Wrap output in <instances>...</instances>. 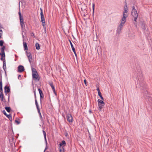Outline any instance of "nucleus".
<instances>
[{
  "instance_id": "obj_5",
  "label": "nucleus",
  "mask_w": 152,
  "mask_h": 152,
  "mask_svg": "<svg viewBox=\"0 0 152 152\" xmlns=\"http://www.w3.org/2000/svg\"><path fill=\"white\" fill-rule=\"evenodd\" d=\"M20 26L21 27L22 32H24V30H25V25L24 24V20L23 18H20Z\"/></svg>"
},
{
  "instance_id": "obj_55",
  "label": "nucleus",
  "mask_w": 152,
  "mask_h": 152,
  "mask_svg": "<svg viewBox=\"0 0 152 152\" xmlns=\"http://www.w3.org/2000/svg\"><path fill=\"white\" fill-rule=\"evenodd\" d=\"M2 33H0V39L1 38Z\"/></svg>"
},
{
  "instance_id": "obj_43",
  "label": "nucleus",
  "mask_w": 152,
  "mask_h": 152,
  "mask_svg": "<svg viewBox=\"0 0 152 152\" xmlns=\"http://www.w3.org/2000/svg\"><path fill=\"white\" fill-rule=\"evenodd\" d=\"M53 92H54V94L56 95V91H55V88H54L53 89Z\"/></svg>"
},
{
  "instance_id": "obj_1",
  "label": "nucleus",
  "mask_w": 152,
  "mask_h": 152,
  "mask_svg": "<svg viewBox=\"0 0 152 152\" xmlns=\"http://www.w3.org/2000/svg\"><path fill=\"white\" fill-rule=\"evenodd\" d=\"M137 78V83L140 86V89L145 91L144 94H146L147 92V91L146 90L147 86L144 80V78L142 73L140 72L138 73Z\"/></svg>"
},
{
  "instance_id": "obj_45",
  "label": "nucleus",
  "mask_w": 152,
  "mask_h": 152,
  "mask_svg": "<svg viewBox=\"0 0 152 152\" xmlns=\"http://www.w3.org/2000/svg\"><path fill=\"white\" fill-rule=\"evenodd\" d=\"M73 52H74V53L75 54V56L76 57H77V54H76V52L75 51V50H73Z\"/></svg>"
},
{
  "instance_id": "obj_15",
  "label": "nucleus",
  "mask_w": 152,
  "mask_h": 152,
  "mask_svg": "<svg viewBox=\"0 0 152 152\" xmlns=\"http://www.w3.org/2000/svg\"><path fill=\"white\" fill-rule=\"evenodd\" d=\"M3 68L4 69V71L6 72L5 69H6V61L5 59H4V61H3Z\"/></svg>"
},
{
  "instance_id": "obj_25",
  "label": "nucleus",
  "mask_w": 152,
  "mask_h": 152,
  "mask_svg": "<svg viewBox=\"0 0 152 152\" xmlns=\"http://www.w3.org/2000/svg\"><path fill=\"white\" fill-rule=\"evenodd\" d=\"M31 69L32 72V73H37V70L35 68L32 67L31 68Z\"/></svg>"
},
{
  "instance_id": "obj_57",
  "label": "nucleus",
  "mask_w": 152,
  "mask_h": 152,
  "mask_svg": "<svg viewBox=\"0 0 152 152\" xmlns=\"http://www.w3.org/2000/svg\"><path fill=\"white\" fill-rule=\"evenodd\" d=\"M21 75H19L18 76V78H19L20 77H21Z\"/></svg>"
},
{
  "instance_id": "obj_21",
  "label": "nucleus",
  "mask_w": 152,
  "mask_h": 152,
  "mask_svg": "<svg viewBox=\"0 0 152 152\" xmlns=\"http://www.w3.org/2000/svg\"><path fill=\"white\" fill-rule=\"evenodd\" d=\"M59 151L60 152H64V147L62 146V147L59 148Z\"/></svg>"
},
{
  "instance_id": "obj_61",
  "label": "nucleus",
  "mask_w": 152,
  "mask_h": 152,
  "mask_svg": "<svg viewBox=\"0 0 152 152\" xmlns=\"http://www.w3.org/2000/svg\"><path fill=\"white\" fill-rule=\"evenodd\" d=\"M32 34H33V35L34 36V33H33Z\"/></svg>"
},
{
  "instance_id": "obj_34",
  "label": "nucleus",
  "mask_w": 152,
  "mask_h": 152,
  "mask_svg": "<svg viewBox=\"0 0 152 152\" xmlns=\"http://www.w3.org/2000/svg\"><path fill=\"white\" fill-rule=\"evenodd\" d=\"M126 13H125V12H124V13H123V17L126 18L127 16V15L126 14Z\"/></svg>"
},
{
  "instance_id": "obj_20",
  "label": "nucleus",
  "mask_w": 152,
  "mask_h": 152,
  "mask_svg": "<svg viewBox=\"0 0 152 152\" xmlns=\"http://www.w3.org/2000/svg\"><path fill=\"white\" fill-rule=\"evenodd\" d=\"M9 119V120L10 121H12V116L11 114H9L7 115L6 116Z\"/></svg>"
},
{
  "instance_id": "obj_18",
  "label": "nucleus",
  "mask_w": 152,
  "mask_h": 152,
  "mask_svg": "<svg viewBox=\"0 0 152 152\" xmlns=\"http://www.w3.org/2000/svg\"><path fill=\"white\" fill-rule=\"evenodd\" d=\"M126 21V18L122 17L121 19V23H123V25H124V23H125Z\"/></svg>"
},
{
  "instance_id": "obj_64",
  "label": "nucleus",
  "mask_w": 152,
  "mask_h": 152,
  "mask_svg": "<svg viewBox=\"0 0 152 152\" xmlns=\"http://www.w3.org/2000/svg\"><path fill=\"white\" fill-rule=\"evenodd\" d=\"M47 152H48V151H47Z\"/></svg>"
},
{
  "instance_id": "obj_63",
  "label": "nucleus",
  "mask_w": 152,
  "mask_h": 152,
  "mask_svg": "<svg viewBox=\"0 0 152 152\" xmlns=\"http://www.w3.org/2000/svg\"><path fill=\"white\" fill-rule=\"evenodd\" d=\"M48 122L49 123V121L48 120Z\"/></svg>"
},
{
  "instance_id": "obj_23",
  "label": "nucleus",
  "mask_w": 152,
  "mask_h": 152,
  "mask_svg": "<svg viewBox=\"0 0 152 152\" xmlns=\"http://www.w3.org/2000/svg\"><path fill=\"white\" fill-rule=\"evenodd\" d=\"M35 47L37 50H39L40 49V45L39 44L36 43L35 44Z\"/></svg>"
},
{
  "instance_id": "obj_22",
  "label": "nucleus",
  "mask_w": 152,
  "mask_h": 152,
  "mask_svg": "<svg viewBox=\"0 0 152 152\" xmlns=\"http://www.w3.org/2000/svg\"><path fill=\"white\" fill-rule=\"evenodd\" d=\"M141 28L143 30H145V24L144 23H142L141 25Z\"/></svg>"
},
{
  "instance_id": "obj_11",
  "label": "nucleus",
  "mask_w": 152,
  "mask_h": 152,
  "mask_svg": "<svg viewBox=\"0 0 152 152\" xmlns=\"http://www.w3.org/2000/svg\"><path fill=\"white\" fill-rule=\"evenodd\" d=\"M38 90L39 91V94L40 96V99L41 100L43 98L44 94L42 93V91L40 89L38 88Z\"/></svg>"
},
{
  "instance_id": "obj_27",
  "label": "nucleus",
  "mask_w": 152,
  "mask_h": 152,
  "mask_svg": "<svg viewBox=\"0 0 152 152\" xmlns=\"http://www.w3.org/2000/svg\"><path fill=\"white\" fill-rule=\"evenodd\" d=\"M28 58L29 62L31 63V61L32 60V56H28Z\"/></svg>"
},
{
  "instance_id": "obj_35",
  "label": "nucleus",
  "mask_w": 152,
  "mask_h": 152,
  "mask_svg": "<svg viewBox=\"0 0 152 152\" xmlns=\"http://www.w3.org/2000/svg\"><path fill=\"white\" fill-rule=\"evenodd\" d=\"M18 14H19V16L20 19V18H23V17L22 16L20 11H19L18 12Z\"/></svg>"
},
{
  "instance_id": "obj_9",
  "label": "nucleus",
  "mask_w": 152,
  "mask_h": 152,
  "mask_svg": "<svg viewBox=\"0 0 152 152\" xmlns=\"http://www.w3.org/2000/svg\"><path fill=\"white\" fill-rule=\"evenodd\" d=\"M25 70L24 66L22 65H19L18 67V71L19 72H22Z\"/></svg>"
},
{
  "instance_id": "obj_8",
  "label": "nucleus",
  "mask_w": 152,
  "mask_h": 152,
  "mask_svg": "<svg viewBox=\"0 0 152 152\" xmlns=\"http://www.w3.org/2000/svg\"><path fill=\"white\" fill-rule=\"evenodd\" d=\"M32 75L33 78L34 80H36L37 81L39 80V78L38 77L39 75L38 74L37 72V73H32Z\"/></svg>"
},
{
  "instance_id": "obj_6",
  "label": "nucleus",
  "mask_w": 152,
  "mask_h": 152,
  "mask_svg": "<svg viewBox=\"0 0 152 152\" xmlns=\"http://www.w3.org/2000/svg\"><path fill=\"white\" fill-rule=\"evenodd\" d=\"M66 118L67 121L70 122H72L73 120V118L72 115L69 114H67L66 115Z\"/></svg>"
},
{
  "instance_id": "obj_2",
  "label": "nucleus",
  "mask_w": 152,
  "mask_h": 152,
  "mask_svg": "<svg viewBox=\"0 0 152 152\" xmlns=\"http://www.w3.org/2000/svg\"><path fill=\"white\" fill-rule=\"evenodd\" d=\"M132 15L133 16V18H134V20L136 21V19H137L138 15L137 12V11L135 9L134 6L132 7Z\"/></svg>"
},
{
  "instance_id": "obj_59",
  "label": "nucleus",
  "mask_w": 152,
  "mask_h": 152,
  "mask_svg": "<svg viewBox=\"0 0 152 152\" xmlns=\"http://www.w3.org/2000/svg\"><path fill=\"white\" fill-rule=\"evenodd\" d=\"M2 30L1 29L0 30V33H2Z\"/></svg>"
},
{
  "instance_id": "obj_10",
  "label": "nucleus",
  "mask_w": 152,
  "mask_h": 152,
  "mask_svg": "<svg viewBox=\"0 0 152 152\" xmlns=\"http://www.w3.org/2000/svg\"><path fill=\"white\" fill-rule=\"evenodd\" d=\"M4 92L6 94V95H7V93H9L10 91V88L9 86H6L4 87Z\"/></svg>"
},
{
  "instance_id": "obj_17",
  "label": "nucleus",
  "mask_w": 152,
  "mask_h": 152,
  "mask_svg": "<svg viewBox=\"0 0 152 152\" xmlns=\"http://www.w3.org/2000/svg\"><path fill=\"white\" fill-rule=\"evenodd\" d=\"M42 132H43V134H44V139H45V142H46V144H47V140H46V132H45L44 130H43L42 131Z\"/></svg>"
},
{
  "instance_id": "obj_13",
  "label": "nucleus",
  "mask_w": 152,
  "mask_h": 152,
  "mask_svg": "<svg viewBox=\"0 0 152 152\" xmlns=\"http://www.w3.org/2000/svg\"><path fill=\"white\" fill-rule=\"evenodd\" d=\"M66 142L64 140H63L62 141L61 143L59 144V148L61 147L63 145L64 147L66 146Z\"/></svg>"
},
{
  "instance_id": "obj_41",
  "label": "nucleus",
  "mask_w": 152,
  "mask_h": 152,
  "mask_svg": "<svg viewBox=\"0 0 152 152\" xmlns=\"http://www.w3.org/2000/svg\"><path fill=\"white\" fill-rule=\"evenodd\" d=\"M2 88V82L1 80L0 81V88Z\"/></svg>"
},
{
  "instance_id": "obj_3",
  "label": "nucleus",
  "mask_w": 152,
  "mask_h": 152,
  "mask_svg": "<svg viewBox=\"0 0 152 152\" xmlns=\"http://www.w3.org/2000/svg\"><path fill=\"white\" fill-rule=\"evenodd\" d=\"M98 105L99 106V110L101 111L104 105V102L102 100L98 99L97 100Z\"/></svg>"
},
{
  "instance_id": "obj_40",
  "label": "nucleus",
  "mask_w": 152,
  "mask_h": 152,
  "mask_svg": "<svg viewBox=\"0 0 152 152\" xmlns=\"http://www.w3.org/2000/svg\"><path fill=\"white\" fill-rule=\"evenodd\" d=\"M2 113H3V114L5 115L6 116H7V115H8V114H7V113H6V112L4 110H3V111H2Z\"/></svg>"
},
{
  "instance_id": "obj_24",
  "label": "nucleus",
  "mask_w": 152,
  "mask_h": 152,
  "mask_svg": "<svg viewBox=\"0 0 152 152\" xmlns=\"http://www.w3.org/2000/svg\"><path fill=\"white\" fill-rule=\"evenodd\" d=\"M0 55L1 56V60H2V61H4V59H5V58H3V57H5V54H4H4H1V53H0Z\"/></svg>"
},
{
  "instance_id": "obj_54",
  "label": "nucleus",
  "mask_w": 152,
  "mask_h": 152,
  "mask_svg": "<svg viewBox=\"0 0 152 152\" xmlns=\"http://www.w3.org/2000/svg\"><path fill=\"white\" fill-rule=\"evenodd\" d=\"M89 112L90 113H92L91 110H89Z\"/></svg>"
},
{
  "instance_id": "obj_29",
  "label": "nucleus",
  "mask_w": 152,
  "mask_h": 152,
  "mask_svg": "<svg viewBox=\"0 0 152 152\" xmlns=\"http://www.w3.org/2000/svg\"><path fill=\"white\" fill-rule=\"evenodd\" d=\"M98 94L99 96L100 97L101 99L102 100H104V98L102 95L101 92L100 93H98Z\"/></svg>"
},
{
  "instance_id": "obj_39",
  "label": "nucleus",
  "mask_w": 152,
  "mask_h": 152,
  "mask_svg": "<svg viewBox=\"0 0 152 152\" xmlns=\"http://www.w3.org/2000/svg\"><path fill=\"white\" fill-rule=\"evenodd\" d=\"M64 135L66 137H67L69 136L68 134L66 131L64 132Z\"/></svg>"
},
{
  "instance_id": "obj_37",
  "label": "nucleus",
  "mask_w": 152,
  "mask_h": 152,
  "mask_svg": "<svg viewBox=\"0 0 152 152\" xmlns=\"http://www.w3.org/2000/svg\"><path fill=\"white\" fill-rule=\"evenodd\" d=\"M137 20V19H136V21H135L134 20V25L136 27L137 26V20Z\"/></svg>"
},
{
  "instance_id": "obj_36",
  "label": "nucleus",
  "mask_w": 152,
  "mask_h": 152,
  "mask_svg": "<svg viewBox=\"0 0 152 152\" xmlns=\"http://www.w3.org/2000/svg\"><path fill=\"white\" fill-rule=\"evenodd\" d=\"M38 112L39 114V115L40 118V119H41L42 116V115H41V113H40V110H39V111H38Z\"/></svg>"
},
{
  "instance_id": "obj_50",
  "label": "nucleus",
  "mask_w": 152,
  "mask_h": 152,
  "mask_svg": "<svg viewBox=\"0 0 152 152\" xmlns=\"http://www.w3.org/2000/svg\"><path fill=\"white\" fill-rule=\"evenodd\" d=\"M125 6L126 7H127V3H126V1H125Z\"/></svg>"
},
{
  "instance_id": "obj_48",
  "label": "nucleus",
  "mask_w": 152,
  "mask_h": 152,
  "mask_svg": "<svg viewBox=\"0 0 152 152\" xmlns=\"http://www.w3.org/2000/svg\"><path fill=\"white\" fill-rule=\"evenodd\" d=\"M84 81L85 84L86 85V86H87V85L86 80L85 79L84 80Z\"/></svg>"
},
{
  "instance_id": "obj_26",
  "label": "nucleus",
  "mask_w": 152,
  "mask_h": 152,
  "mask_svg": "<svg viewBox=\"0 0 152 152\" xmlns=\"http://www.w3.org/2000/svg\"><path fill=\"white\" fill-rule=\"evenodd\" d=\"M69 42H70V45H71V47L72 48V50H75V49L74 48V47L73 46V45L72 42H71L70 40H69Z\"/></svg>"
},
{
  "instance_id": "obj_38",
  "label": "nucleus",
  "mask_w": 152,
  "mask_h": 152,
  "mask_svg": "<svg viewBox=\"0 0 152 152\" xmlns=\"http://www.w3.org/2000/svg\"><path fill=\"white\" fill-rule=\"evenodd\" d=\"M0 99H1V101H4V102H5L6 101V99H5V98H4V97L2 98H1Z\"/></svg>"
},
{
  "instance_id": "obj_52",
  "label": "nucleus",
  "mask_w": 152,
  "mask_h": 152,
  "mask_svg": "<svg viewBox=\"0 0 152 152\" xmlns=\"http://www.w3.org/2000/svg\"><path fill=\"white\" fill-rule=\"evenodd\" d=\"M44 29V31H45V33H46V28L45 27Z\"/></svg>"
},
{
  "instance_id": "obj_60",
  "label": "nucleus",
  "mask_w": 152,
  "mask_h": 152,
  "mask_svg": "<svg viewBox=\"0 0 152 152\" xmlns=\"http://www.w3.org/2000/svg\"><path fill=\"white\" fill-rule=\"evenodd\" d=\"M15 56L16 57V58L18 57V56H17L16 55H15Z\"/></svg>"
},
{
  "instance_id": "obj_30",
  "label": "nucleus",
  "mask_w": 152,
  "mask_h": 152,
  "mask_svg": "<svg viewBox=\"0 0 152 152\" xmlns=\"http://www.w3.org/2000/svg\"><path fill=\"white\" fill-rule=\"evenodd\" d=\"M4 43V42L2 40H0V46L2 47L4 46L3 44Z\"/></svg>"
},
{
  "instance_id": "obj_44",
  "label": "nucleus",
  "mask_w": 152,
  "mask_h": 152,
  "mask_svg": "<svg viewBox=\"0 0 152 152\" xmlns=\"http://www.w3.org/2000/svg\"><path fill=\"white\" fill-rule=\"evenodd\" d=\"M34 95L35 99H36V94L35 91L34 90Z\"/></svg>"
},
{
  "instance_id": "obj_46",
  "label": "nucleus",
  "mask_w": 152,
  "mask_h": 152,
  "mask_svg": "<svg viewBox=\"0 0 152 152\" xmlns=\"http://www.w3.org/2000/svg\"><path fill=\"white\" fill-rule=\"evenodd\" d=\"M97 91H98V94L101 93L100 91V90L99 88H98L96 89Z\"/></svg>"
},
{
  "instance_id": "obj_16",
  "label": "nucleus",
  "mask_w": 152,
  "mask_h": 152,
  "mask_svg": "<svg viewBox=\"0 0 152 152\" xmlns=\"http://www.w3.org/2000/svg\"><path fill=\"white\" fill-rule=\"evenodd\" d=\"M35 102L36 105L37 109V110L38 111L40 110V109L39 108V106L38 103H37V99H35Z\"/></svg>"
},
{
  "instance_id": "obj_51",
  "label": "nucleus",
  "mask_w": 152,
  "mask_h": 152,
  "mask_svg": "<svg viewBox=\"0 0 152 152\" xmlns=\"http://www.w3.org/2000/svg\"><path fill=\"white\" fill-rule=\"evenodd\" d=\"M1 91H2V92L3 91L2 88H0V92H1Z\"/></svg>"
},
{
  "instance_id": "obj_62",
  "label": "nucleus",
  "mask_w": 152,
  "mask_h": 152,
  "mask_svg": "<svg viewBox=\"0 0 152 152\" xmlns=\"http://www.w3.org/2000/svg\"><path fill=\"white\" fill-rule=\"evenodd\" d=\"M45 150H44V152H45Z\"/></svg>"
},
{
  "instance_id": "obj_58",
  "label": "nucleus",
  "mask_w": 152,
  "mask_h": 152,
  "mask_svg": "<svg viewBox=\"0 0 152 152\" xmlns=\"http://www.w3.org/2000/svg\"><path fill=\"white\" fill-rule=\"evenodd\" d=\"M3 94V91H1V92H0V94Z\"/></svg>"
},
{
  "instance_id": "obj_42",
  "label": "nucleus",
  "mask_w": 152,
  "mask_h": 152,
  "mask_svg": "<svg viewBox=\"0 0 152 152\" xmlns=\"http://www.w3.org/2000/svg\"><path fill=\"white\" fill-rule=\"evenodd\" d=\"M15 123H17V124H20V123L19 121L17 120H15Z\"/></svg>"
},
{
  "instance_id": "obj_53",
  "label": "nucleus",
  "mask_w": 152,
  "mask_h": 152,
  "mask_svg": "<svg viewBox=\"0 0 152 152\" xmlns=\"http://www.w3.org/2000/svg\"><path fill=\"white\" fill-rule=\"evenodd\" d=\"M22 37L23 38V41H24V35H23V34H22Z\"/></svg>"
},
{
  "instance_id": "obj_31",
  "label": "nucleus",
  "mask_w": 152,
  "mask_h": 152,
  "mask_svg": "<svg viewBox=\"0 0 152 152\" xmlns=\"http://www.w3.org/2000/svg\"><path fill=\"white\" fill-rule=\"evenodd\" d=\"M124 12L125 13H127V12H128V8H127V7H126L125 6V7H124Z\"/></svg>"
},
{
  "instance_id": "obj_47",
  "label": "nucleus",
  "mask_w": 152,
  "mask_h": 152,
  "mask_svg": "<svg viewBox=\"0 0 152 152\" xmlns=\"http://www.w3.org/2000/svg\"><path fill=\"white\" fill-rule=\"evenodd\" d=\"M4 97V96L3 94H0V98H2Z\"/></svg>"
},
{
  "instance_id": "obj_56",
  "label": "nucleus",
  "mask_w": 152,
  "mask_h": 152,
  "mask_svg": "<svg viewBox=\"0 0 152 152\" xmlns=\"http://www.w3.org/2000/svg\"><path fill=\"white\" fill-rule=\"evenodd\" d=\"M46 145H47V144H46ZM47 148H48V147L47 146H46L45 150H46L47 149Z\"/></svg>"
},
{
  "instance_id": "obj_14",
  "label": "nucleus",
  "mask_w": 152,
  "mask_h": 152,
  "mask_svg": "<svg viewBox=\"0 0 152 152\" xmlns=\"http://www.w3.org/2000/svg\"><path fill=\"white\" fill-rule=\"evenodd\" d=\"M2 47L1 48V54H2L4 55L5 54L4 52V50L5 49V46H2Z\"/></svg>"
},
{
  "instance_id": "obj_28",
  "label": "nucleus",
  "mask_w": 152,
  "mask_h": 152,
  "mask_svg": "<svg viewBox=\"0 0 152 152\" xmlns=\"http://www.w3.org/2000/svg\"><path fill=\"white\" fill-rule=\"evenodd\" d=\"M95 4L93 3L92 4V8H93V15H94V7H95Z\"/></svg>"
},
{
  "instance_id": "obj_12",
  "label": "nucleus",
  "mask_w": 152,
  "mask_h": 152,
  "mask_svg": "<svg viewBox=\"0 0 152 152\" xmlns=\"http://www.w3.org/2000/svg\"><path fill=\"white\" fill-rule=\"evenodd\" d=\"M23 45L24 50L26 51L28 50V46L27 43L24 41L23 42Z\"/></svg>"
},
{
  "instance_id": "obj_19",
  "label": "nucleus",
  "mask_w": 152,
  "mask_h": 152,
  "mask_svg": "<svg viewBox=\"0 0 152 152\" xmlns=\"http://www.w3.org/2000/svg\"><path fill=\"white\" fill-rule=\"evenodd\" d=\"M5 109L6 110V111L10 113V112L11 109L10 107H5Z\"/></svg>"
},
{
  "instance_id": "obj_32",
  "label": "nucleus",
  "mask_w": 152,
  "mask_h": 152,
  "mask_svg": "<svg viewBox=\"0 0 152 152\" xmlns=\"http://www.w3.org/2000/svg\"><path fill=\"white\" fill-rule=\"evenodd\" d=\"M26 54L27 56L28 57L29 56H31V53H28L26 51Z\"/></svg>"
},
{
  "instance_id": "obj_7",
  "label": "nucleus",
  "mask_w": 152,
  "mask_h": 152,
  "mask_svg": "<svg viewBox=\"0 0 152 152\" xmlns=\"http://www.w3.org/2000/svg\"><path fill=\"white\" fill-rule=\"evenodd\" d=\"M123 23H121L118 26L117 28V33L119 34L121 32V31L122 29L123 26Z\"/></svg>"
},
{
  "instance_id": "obj_4",
  "label": "nucleus",
  "mask_w": 152,
  "mask_h": 152,
  "mask_svg": "<svg viewBox=\"0 0 152 152\" xmlns=\"http://www.w3.org/2000/svg\"><path fill=\"white\" fill-rule=\"evenodd\" d=\"M41 12L40 15L41 18V21L42 22V25L43 26H45V19L44 17V16L43 14L42 10L41 8H40Z\"/></svg>"
},
{
  "instance_id": "obj_33",
  "label": "nucleus",
  "mask_w": 152,
  "mask_h": 152,
  "mask_svg": "<svg viewBox=\"0 0 152 152\" xmlns=\"http://www.w3.org/2000/svg\"><path fill=\"white\" fill-rule=\"evenodd\" d=\"M49 85H50V86L51 87L52 89H53L55 88L54 86H53V83H50Z\"/></svg>"
},
{
  "instance_id": "obj_49",
  "label": "nucleus",
  "mask_w": 152,
  "mask_h": 152,
  "mask_svg": "<svg viewBox=\"0 0 152 152\" xmlns=\"http://www.w3.org/2000/svg\"><path fill=\"white\" fill-rule=\"evenodd\" d=\"M10 97V94H8V102H9Z\"/></svg>"
}]
</instances>
